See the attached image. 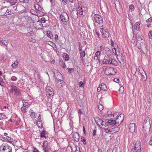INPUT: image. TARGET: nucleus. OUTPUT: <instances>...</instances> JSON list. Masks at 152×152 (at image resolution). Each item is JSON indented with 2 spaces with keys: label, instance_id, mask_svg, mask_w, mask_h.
<instances>
[{
  "label": "nucleus",
  "instance_id": "obj_1",
  "mask_svg": "<svg viewBox=\"0 0 152 152\" xmlns=\"http://www.w3.org/2000/svg\"><path fill=\"white\" fill-rule=\"evenodd\" d=\"M150 118L147 117L145 118L143 124V130L146 132H149L151 127Z\"/></svg>",
  "mask_w": 152,
  "mask_h": 152
},
{
  "label": "nucleus",
  "instance_id": "obj_2",
  "mask_svg": "<svg viewBox=\"0 0 152 152\" xmlns=\"http://www.w3.org/2000/svg\"><path fill=\"white\" fill-rule=\"evenodd\" d=\"M44 152H52L50 147V142L46 140H45L42 146Z\"/></svg>",
  "mask_w": 152,
  "mask_h": 152
},
{
  "label": "nucleus",
  "instance_id": "obj_3",
  "mask_svg": "<svg viewBox=\"0 0 152 152\" xmlns=\"http://www.w3.org/2000/svg\"><path fill=\"white\" fill-rule=\"evenodd\" d=\"M100 31L104 38H108L110 35L109 32L106 27H104L99 29Z\"/></svg>",
  "mask_w": 152,
  "mask_h": 152
},
{
  "label": "nucleus",
  "instance_id": "obj_4",
  "mask_svg": "<svg viewBox=\"0 0 152 152\" xmlns=\"http://www.w3.org/2000/svg\"><path fill=\"white\" fill-rule=\"evenodd\" d=\"M60 18L64 24L66 25L69 20V16L66 12H64L60 16Z\"/></svg>",
  "mask_w": 152,
  "mask_h": 152
},
{
  "label": "nucleus",
  "instance_id": "obj_5",
  "mask_svg": "<svg viewBox=\"0 0 152 152\" xmlns=\"http://www.w3.org/2000/svg\"><path fill=\"white\" fill-rule=\"evenodd\" d=\"M2 148V147L0 148V152H12V147L10 146L8 144H6L3 146Z\"/></svg>",
  "mask_w": 152,
  "mask_h": 152
},
{
  "label": "nucleus",
  "instance_id": "obj_6",
  "mask_svg": "<svg viewBox=\"0 0 152 152\" xmlns=\"http://www.w3.org/2000/svg\"><path fill=\"white\" fill-rule=\"evenodd\" d=\"M116 72L114 71V68L112 67H107L105 69V73L108 75H114L116 73Z\"/></svg>",
  "mask_w": 152,
  "mask_h": 152
},
{
  "label": "nucleus",
  "instance_id": "obj_7",
  "mask_svg": "<svg viewBox=\"0 0 152 152\" xmlns=\"http://www.w3.org/2000/svg\"><path fill=\"white\" fill-rule=\"evenodd\" d=\"M138 48L141 52L143 53H145V52H147L148 51L147 45L145 43H140V46Z\"/></svg>",
  "mask_w": 152,
  "mask_h": 152
},
{
  "label": "nucleus",
  "instance_id": "obj_8",
  "mask_svg": "<svg viewBox=\"0 0 152 152\" xmlns=\"http://www.w3.org/2000/svg\"><path fill=\"white\" fill-rule=\"evenodd\" d=\"M94 18L96 23L98 24H102L103 23L102 18L99 15L97 14H95L94 15Z\"/></svg>",
  "mask_w": 152,
  "mask_h": 152
},
{
  "label": "nucleus",
  "instance_id": "obj_9",
  "mask_svg": "<svg viewBox=\"0 0 152 152\" xmlns=\"http://www.w3.org/2000/svg\"><path fill=\"white\" fill-rule=\"evenodd\" d=\"M46 94L47 96H52L54 93L53 89L50 86H47L46 88Z\"/></svg>",
  "mask_w": 152,
  "mask_h": 152
},
{
  "label": "nucleus",
  "instance_id": "obj_10",
  "mask_svg": "<svg viewBox=\"0 0 152 152\" xmlns=\"http://www.w3.org/2000/svg\"><path fill=\"white\" fill-rule=\"evenodd\" d=\"M124 115L121 113L117 117V118L116 119L115 121L116 122V123H117L118 124V126L120 125L124 119Z\"/></svg>",
  "mask_w": 152,
  "mask_h": 152
},
{
  "label": "nucleus",
  "instance_id": "obj_11",
  "mask_svg": "<svg viewBox=\"0 0 152 152\" xmlns=\"http://www.w3.org/2000/svg\"><path fill=\"white\" fill-rule=\"evenodd\" d=\"M141 145V143L140 141H136L135 145L134 152H141V151L140 148Z\"/></svg>",
  "mask_w": 152,
  "mask_h": 152
},
{
  "label": "nucleus",
  "instance_id": "obj_12",
  "mask_svg": "<svg viewBox=\"0 0 152 152\" xmlns=\"http://www.w3.org/2000/svg\"><path fill=\"white\" fill-rule=\"evenodd\" d=\"M10 91L12 92H14L15 94L17 95H19L20 94V91L18 88L12 85L11 86Z\"/></svg>",
  "mask_w": 152,
  "mask_h": 152
},
{
  "label": "nucleus",
  "instance_id": "obj_13",
  "mask_svg": "<svg viewBox=\"0 0 152 152\" xmlns=\"http://www.w3.org/2000/svg\"><path fill=\"white\" fill-rule=\"evenodd\" d=\"M54 78L55 79L56 82H57L58 86L61 87L64 85V82L63 80L59 79L55 75H54Z\"/></svg>",
  "mask_w": 152,
  "mask_h": 152
},
{
  "label": "nucleus",
  "instance_id": "obj_14",
  "mask_svg": "<svg viewBox=\"0 0 152 152\" xmlns=\"http://www.w3.org/2000/svg\"><path fill=\"white\" fill-rule=\"evenodd\" d=\"M78 13L77 10H73L71 13V16L72 18L76 19L78 17Z\"/></svg>",
  "mask_w": 152,
  "mask_h": 152
},
{
  "label": "nucleus",
  "instance_id": "obj_15",
  "mask_svg": "<svg viewBox=\"0 0 152 152\" xmlns=\"http://www.w3.org/2000/svg\"><path fill=\"white\" fill-rule=\"evenodd\" d=\"M122 66H124L126 65V60L122 54H121V57L119 60H118Z\"/></svg>",
  "mask_w": 152,
  "mask_h": 152
},
{
  "label": "nucleus",
  "instance_id": "obj_16",
  "mask_svg": "<svg viewBox=\"0 0 152 152\" xmlns=\"http://www.w3.org/2000/svg\"><path fill=\"white\" fill-rule=\"evenodd\" d=\"M129 129L131 132L132 133L135 130V124L134 123H131L129 125Z\"/></svg>",
  "mask_w": 152,
  "mask_h": 152
},
{
  "label": "nucleus",
  "instance_id": "obj_17",
  "mask_svg": "<svg viewBox=\"0 0 152 152\" xmlns=\"http://www.w3.org/2000/svg\"><path fill=\"white\" fill-rule=\"evenodd\" d=\"M73 137L75 141H78L79 139V133L77 132L74 133L73 134Z\"/></svg>",
  "mask_w": 152,
  "mask_h": 152
},
{
  "label": "nucleus",
  "instance_id": "obj_18",
  "mask_svg": "<svg viewBox=\"0 0 152 152\" xmlns=\"http://www.w3.org/2000/svg\"><path fill=\"white\" fill-rule=\"evenodd\" d=\"M48 132L43 130L40 133V137H47L48 136Z\"/></svg>",
  "mask_w": 152,
  "mask_h": 152
},
{
  "label": "nucleus",
  "instance_id": "obj_19",
  "mask_svg": "<svg viewBox=\"0 0 152 152\" xmlns=\"http://www.w3.org/2000/svg\"><path fill=\"white\" fill-rule=\"evenodd\" d=\"M107 123L110 125H115V126H118V124L116 123V122L115 120H109L107 121Z\"/></svg>",
  "mask_w": 152,
  "mask_h": 152
},
{
  "label": "nucleus",
  "instance_id": "obj_20",
  "mask_svg": "<svg viewBox=\"0 0 152 152\" xmlns=\"http://www.w3.org/2000/svg\"><path fill=\"white\" fill-rule=\"evenodd\" d=\"M29 112L30 113V115L32 118H35L36 117L37 115L36 114V113L33 111V110L30 109L29 110Z\"/></svg>",
  "mask_w": 152,
  "mask_h": 152
},
{
  "label": "nucleus",
  "instance_id": "obj_21",
  "mask_svg": "<svg viewBox=\"0 0 152 152\" xmlns=\"http://www.w3.org/2000/svg\"><path fill=\"white\" fill-rule=\"evenodd\" d=\"M34 7L35 9L38 11H42L43 9L40 6L37 4H34Z\"/></svg>",
  "mask_w": 152,
  "mask_h": 152
},
{
  "label": "nucleus",
  "instance_id": "obj_22",
  "mask_svg": "<svg viewBox=\"0 0 152 152\" xmlns=\"http://www.w3.org/2000/svg\"><path fill=\"white\" fill-rule=\"evenodd\" d=\"M119 129L120 128L117 126L111 129V133H115L118 131Z\"/></svg>",
  "mask_w": 152,
  "mask_h": 152
},
{
  "label": "nucleus",
  "instance_id": "obj_23",
  "mask_svg": "<svg viewBox=\"0 0 152 152\" xmlns=\"http://www.w3.org/2000/svg\"><path fill=\"white\" fill-rule=\"evenodd\" d=\"M102 89V90L103 91H107V87L104 84H102L100 85Z\"/></svg>",
  "mask_w": 152,
  "mask_h": 152
},
{
  "label": "nucleus",
  "instance_id": "obj_24",
  "mask_svg": "<svg viewBox=\"0 0 152 152\" xmlns=\"http://www.w3.org/2000/svg\"><path fill=\"white\" fill-rule=\"evenodd\" d=\"M102 121V119L97 118L96 120V122L97 125L100 127Z\"/></svg>",
  "mask_w": 152,
  "mask_h": 152
},
{
  "label": "nucleus",
  "instance_id": "obj_25",
  "mask_svg": "<svg viewBox=\"0 0 152 152\" xmlns=\"http://www.w3.org/2000/svg\"><path fill=\"white\" fill-rule=\"evenodd\" d=\"M111 58H110L108 59H104L103 60V63L107 64H111L110 61H111Z\"/></svg>",
  "mask_w": 152,
  "mask_h": 152
},
{
  "label": "nucleus",
  "instance_id": "obj_26",
  "mask_svg": "<svg viewBox=\"0 0 152 152\" xmlns=\"http://www.w3.org/2000/svg\"><path fill=\"white\" fill-rule=\"evenodd\" d=\"M110 61L111 64H113L114 65L117 66L118 65V63L117 61L113 58H111Z\"/></svg>",
  "mask_w": 152,
  "mask_h": 152
},
{
  "label": "nucleus",
  "instance_id": "obj_27",
  "mask_svg": "<svg viewBox=\"0 0 152 152\" xmlns=\"http://www.w3.org/2000/svg\"><path fill=\"white\" fill-rule=\"evenodd\" d=\"M13 13V12L11 10L9 9H7L6 10L5 14H4V15H11Z\"/></svg>",
  "mask_w": 152,
  "mask_h": 152
},
{
  "label": "nucleus",
  "instance_id": "obj_28",
  "mask_svg": "<svg viewBox=\"0 0 152 152\" xmlns=\"http://www.w3.org/2000/svg\"><path fill=\"white\" fill-rule=\"evenodd\" d=\"M18 61H16L12 64L11 66L13 68H16L18 67Z\"/></svg>",
  "mask_w": 152,
  "mask_h": 152
},
{
  "label": "nucleus",
  "instance_id": "obj_29",
  "mask_svg": "<svg viewBox=\"0 0 152 152\" xmlns=\"http://www.w3.org/2000/svg\"><path fill=\"white\" fill-rule=\"evenodd\" d=\"M80 58H81V60H83V57L85 56L86 53L85 51H82L80 52Z\"/></svg>",
  "mask_w": 152,
  "mask_h": 152
},
{
  "label": "nucleus",
  "instance_id": "obj_30",
  "mask_svg": "<svg viewBox=\"0 0 152 152\" xmlns=\"http://www.w3.org/2000/svg\"><path fill=\"white\" fill-rule=\"evenodd\" d=\"M47 35L48 37L50 39H52L53 38L52 32L49 31H47Z\"/></svg>",
  "mask_w": 152,
  "mask_h": 152
},
{
  "label": "nucleus",
  "instance_id": "obj_31",
  "mask_svg": "<svg viewBox=\"0 0 152 152\" xmlns=\"http://www.w3.org/2000/svg\"><path fill=\"white\" fill-rule=\"evenodd\" d=\"M106 124H107L102 120L100 127L102 129H107L106 127H104V126L106 125Z\"/></svg>",
  "mask_w": 152,
  "mask_h": 152
},
{
  "label": "nucleus",
  "instance_id": "obj_32",
  "mask_svg": "<svg viewBox=\"0 0 152 152\" xmlns=\"http://www.w3.org/2000/svg\"><path fill=\"white\" fill-rule=\"evenodd\" d=\"M140 24L138 22H137L134 25V28L135 29L137 30H138L140 28Z\"/></svg>",
  "mask_w": 152,
  "mask_h": 152
},
{
  "label": "nucleus",
  "instance_id": "obj_33",
  "mask_svg": "<svg viewBox=\"0 0 152 152\" xmlns=\"http://www.w3.org/2000/svg\"><path fill=\"white\" fill-rule=\"evenodd\" d=\"M59 63L61 66L63 68H64L66 67V66L64 62L63 61H59Z\"/></svg>",
  "mask_w": 152,
  "mask_h": 152
},
{
  "label": "nucleus",
  "instance_id": "obj_34",
  "mask_svg": "<svg viewBox=\"0 0 152 152\" xmlns=\"http://www.w3.org/2000/svg\"><path fill=\"white\" fill-rule=\"evenodd\" d=\"M64 57L65 58L66 61H68L69 58V55L66 53H64Z\"/></svg>",
  "mask_w": 152,
  "mask_h": 152
},
{
  "label": "nucleus",
  "instance_id": "obj_35",
  "mask_svg": "<svg viewBox=\"0 0 152 152\" xmlns=\"http://www.w3.org/2000/svg\"><path fill=\"white\" fill-rule=\"evenodd\" d=\"M40 75L37 72H35L34 73V78L35 79H39L40 78Z\"/></svg>",
  "mask_w": 152,
  "mask_h": 152
},
{
  "label": "nucleus",
  "instance_id": "obj_36",
  "mask_svg": "<svg viewBox=\"0 0 152 152\" xmlns=\"http://www.w3.org/2000/svg\"><path fill=\"white\" fill-rule=\"evenodd\" d=\"M23 106L25 108H27L29 106V104L27 102H23Z\"/></svg>",
  "mask_w": 152,
  "mask_h": 152
},
{
  "label": "nucleus",
  "instance_id": "obj_37",
  "mask_svg": "<svg viewBox=\"0 0 152 152\" xmlns=\"http://www.w3.org/2000/svg\"><path fill=\"white\" fill-rule=\"evenodd\" d=\"M37 125L38 127L40 128H42L43 127V123H40L39 122H37Z\"/></svg>",
  "mask_w": 152,
  "mask_h": 152
},
{
  "label": "nucleus",
  "instance_id": "obj_38",
  "mask_svg": "<svg viewBox=\"0 0 152 152\" xmlns=\"http://www.w3.org/2000/svg\"><path fill=\"white\" fill-rule=\"evenodd\" d=\"M129 8L130 11L132 12L134 10V7L133 4L130 5L129 6Z\"/></svg>",
  "mask_w": 152,
  "mask_h": 152
},
{
  "label": "nucleus",
  "instance_id": "obj_39",
  "mask_svg": "<svg viewBox=\"0 0 152 152\" xmlns=\"http://www.w3.org/2000/svg\"><path fill=\"white\" fill-rule=\"evenodd\" d=\"M100 54V51H97L95 53V55L96 56V57L97 58H98V56H99ZM95 57H94V59H95Z\"/></svg>",
  "mask_w": 152,
  "mask_h": 152
},
{
  "label": "nucleus",
  "instance_id": "obj_40",
  "mask_svg": "<svg viewBox=\"0 0 152 152\" xmlns=\"http://www.w3.org/2000/svg\"><path fill=\"white\" fill-rule=\"evenodd\" d=\"M119 91L120 93H122L124 91V88L122 86L120 87L119 90Z\"/></svg>",
  "mask_w": 152,
  "mask_h": 152
},
{
  "label": "nucleus",
  "instance_id": "obj_41",
  "mask_svg": "<svg viewBox=\"0 0 152 152\" xmlns=\"http://www.w3.org/2000/svg\"><path fill=\"white\" fill-rule=\"evenodd\" d=\"M81 141L83 142L84 145H86V140L85 137H81Z\"/></svg>",
  "mask_w": 152,
  "mask_h": 152
},
{
  "label": "nucleus",
  "instance_id": "obj_42",
  "mask_svg": "<svg viewBox=\"0 0 152 152\" xmlns=\"http://www.w3.org/2000/svg\"><path fill=\"white\" fill-rule=\"evenodd\" d=\"M18 86L20 87H22L23 86V85L22 84V83L21 82L20 80H19L18 81Z\"/></svg>",
  "mask_w": 152,
  "mask_h": 152
},
{
  "label": "nucleus",
  "instance_id": "obj_43",
  "mask_svg": "<svg viewBox=\"0 0 152 152\" xmlns=\"http://www.w3.org/2000/svg\"><path fill=\"white\" fill-rule=\"evenodd\" d=\"M98 108L100 110H102L104 108L103 106L102 105L100 104L98 105Z\"/></svg>",
  "mask_w": 152,
  "mask_h": 152
},
{
  "label": "nucleus",
  "instance_id": "obj_44",
  "mask_svg": "<svg viewBox=\"0 0 152 152\" xmlns=\"http://www.w3.org/2000/svg\"><path fill=\"white\" fill-rule=\"evenodd\" d=\"M17 79V77L15 76H13L11 77V80L13 81H16Z\"/></svg>",
  "mask_w": 152,
  "mask_h": 152
},
{
  "label": "nucleus",
  "instance_id": "obj_45",
  "mask_svg": "<svg viewBox=\"0 0 152 152\" xmlns=\"http://www.w3.org/2000/svg\"><path fill=\"white\" fill-rule=\"evenodd\" d=\"M1 43L5 45H7L8 44V42L7 41H4L2 42Z\"/></svg>",
  "mask_w": 152,
  "mask_h": 152
},
{
  "label": "nucleus",
  "instance_id": "obj_46",
  "mask_svg": "<svg viewBox=\"0 0 152 152\" xmlns=\"http://www.w3.org/2000/svg\"><path fill=\"white\" fill-rule=\"evenodd\" d=\"M10 3L12 5L15 4L17 2V0H13V1H12V0H10Z\"/></svg>",
  "mask_w": 152,
  "mask_h": 152
},
{
  "label": "nucleus",
  "instance_id": "obj_47",
  "mask_svg": "<svg viewBox=\"0 0 152 152\" xmlns=\"http://www.w3.org/2000/svg\"><path fill=\"white\" fill-rule=\"evenodd\" d=\"M41 21L42 23H45L46 20L45 18L42 17L41 19Z\"/></svg>",
  "mask_w": 152,
  "mask_h": 152
},
{
  "label": "nucleus",
  "instance_id": "obj_48",
  "mask_svg": "<svg viewBox=\"0 0 152 152\" xmlns=\"http://www.w3.org/2000/svg\"><path fill=\"white\" fill-rule=\"evenodd\" d=\"M148 37L150 38H152V31H151L149 32Z\"/></svg>",
  "mask_w": 152,
  "mask_h": 152
},
{
  "label": "nucleus",
  "instance_id": "obj_49",
  "mask_svg": "<svg viewBox=\"0 0 152 152\" xmlns=\"http://www.w3.org/2000/svg\"><path fill=\"white\" fill-rule=\"evenodd\" d=\"M73 148H75V152H76L77 151V148L80 149L76 145H75L74 146L72 147Z\"/></svg>",
  "mask_w": 152,
  "mask_h": 152
},
{
  "label": "nucleus",
  "instance_id": "obj_50",
  "mask_svg": "<svg viewBox=\"0 0 152 152\" xmlns=\"http://www.w3.org/2000/svg\"><path fill=\"white\" fill-rule=\"evenodd\" d=\"M107 129H104L106 130L105 132L107 133H111V129H108V128H106Z\"/></svg>",
  "mask_w": 152,
  "mask_h": 152
},
{
  "label": "nucleus",
  "instance_id": "obj_51",
  "mask_svg": "<svg viewBox=\"0 0 152 152\" xmlns=\"http://www.w3.org/2000/svg\"><path fill=\"white\" fill-rule=\"evenodd\" d=\"M112 51H113V53H114V54L115 55H117V52L116 51V48H114L112 49Z\"/></svg>",
  "mask_w": 152,
  "mask_h": 152
},
{
  "label": "nucleus",
  "instance_id": "obj_52",
  "mask_svg": "<svg viewBox=\"0 0 152 152\" xmlns=\"http://www.w3.org/2000/svg\"><path fill=\"white\" fill-rule=\"evenodd\" d=\"M21 110L22 112H23V113L26 112V108L24 107V108L23 107H21Z\"/></svg>",
  "mask_w": 152,
  "mask_h": 152
},
{
  "label": "nucleus",
  "instance_id": "obj_53",
  "mask_svg": "<svg viewBox=\"0 0 152 152\" xmlns=\"http://www.w3.org/2000/svg\"><path fill=\"white\" fill-rule=\"evenodd\" d=\"M147 22H152V16L146 20Z\"/></svg>",
  "mask_w": 152,
  "mask_h": 152
},
{
  "label": "nucleus",
  "instance_id": "obj_54",
  "mask_svg": "<svg viewBox=\"0 0 152 152\" xmlns=\"http://www.w3.org/2000/svg\"><path fill=\"white\" fill-rule=\"evenodd\" d=\"M53 50L57 53V52L58 51V49L56 48V46L55 45H54V47H53Z\"/></svg>",
  "mask_w": 152,
  "mask_h": 152
},
{
  "label": "nucleus",
  "instance_id": "obj_55",
  "mask_svg": "<svg viewBox=\"0 0 152 152\" xmlns=\"http://www.w3.org/2000/svg\"><path fill=\"white\" fill-rule=\"evenodd\" d=\"M68 72H69L70 73H71V72H73L74 71V69L73 68H68Z\"/></svg>",
  "mask_w": 152,
  "mask_h": 152
},
{
  "label": "nucleus",
  "instance_id": "obj_56",
  "mask_svg": "<svg viewBox=\"0 0 152 152\" xmlns=\"http://www.w3.org/2000/svg\"><path fill=\"white\" fill-rule=\"evenodd\" d=\"M149 144L151 145H152V136L150 138Z\"/></svg>",
  "mask_w": 152,
  "mask_h": 152
},
{
  "label": "nucleus",
  "instance_id": "obj_57",
  "mask_svg": "<svg viewBox=\"0 0 152 152\" xmlns=\"http://www.w3.org/2000/svg\"><path fill=\"white\" fill-rule=\"evenodd\" d=\"M29 34V35L30 36H32L34 35V32L33 31H30V32H28L27 34Z\"/></svg>",
  "mask_w": 152,
  "mask_h": 152
},
{
  "label": "nucleus",
  "instance_id": "obj_58",
  "mask_svg": "<svg viewBox=\"0 0 152 152\" xmlns=\"http://www.w3.org/2000/svg\"><path fill=\"white\" fill-rule=\"evenodd\" d=\"M0 85L4 87L5 86V84L4 82L3 81L0 83Z\"/></svg>",
  "mask_w": 152,
  "mask_h": 152
},
{
  "label": "nucleus",
  "instance_id": "obj_59",
  "mask_svg": "<svg viewBox=\"0 0 152 152\" xmlns=\"http://www.w3.org/2000/svg\"><path fill=\"white\" fill-rule=\"evenodd\" d=\"M107 48L105 47H104L103 48V50H102V53H104V52H105L106 51V50H107Z\"/></svg>",
  "mask_w": 152,
  "mask_h": 152
},
{
  "label": "nucleus",
  "instance_id": "obj_60",
  "mask_svg": "<svg viewBox=\"0 0 152 152\" xmlns=\"http://www.w3.org/2000/svg\"><path fill=\"white\" fill-rule=\"evenodd\" d=\"M119 79L117 78H115L114 79V81L117 83H118L119 82Z\"/></svg>",
  "mask_w": 152,
  "mask_h": 152
},
{
  "label": "nucleus",
  "instance_id": "obj_61",
  "mask_svg": "<svg viewBox=\"0 0 152 152\" xmlns=\"http://www.w3.org/2000/svg\"><path fill=\"white\" fill-rule=\"evenodd\" d=\"M63 4L66 5L67 4V0H62Z\"/></svg>",
  "mask_w": 152,
  "mask_h": 152
},
{
  "label": "nucleus",
  "instance_id": "obj_62",
  "mask_svg": "<svg viewBox=\"0 0 152 152\" xmlns=\"http://www.w3.org/2000/svg\"><path fill=\"white\" fill-rule=\"evenodd\" d=\"M78 113L79 114V115H81L82 114V110L81 109H79L78 110Z\"/></svg>",
  "mask_w": 152,
  "mask_h": 152
},
{
  "label": "nucleus",
  "instance_id": "obj_63",
  "mask_svg": "<svg viewBox=\"0 0 152 152\" xmlns=\"http://www.w3.org/2000/svg\"><path fill=\"white\" fill-rule=\"evenodd\" d=\"M101 90H102V89L101 88L100 86H99V87H98L97 88V91L98 92H99Z\"/></svg>",
  "mask_w": 152,
  "mask_h": 152
},
{
  "label": "nucleus",
  "instance_id": "obj_64",
  "mask_svg": "<svg viewBox=\"0 0 152 152\" xmlns=\"http://www.w3.org/2000/svg\"><path fill=\"white\" fill-rule=\"evenodd\" d=\"M104 47L103 46H101L99 47L100 49L99 50H101V52H102V50H103Z\"/></svg>",
  "mask_w": 152,
  "mask_h": 152
}]
</instances>
